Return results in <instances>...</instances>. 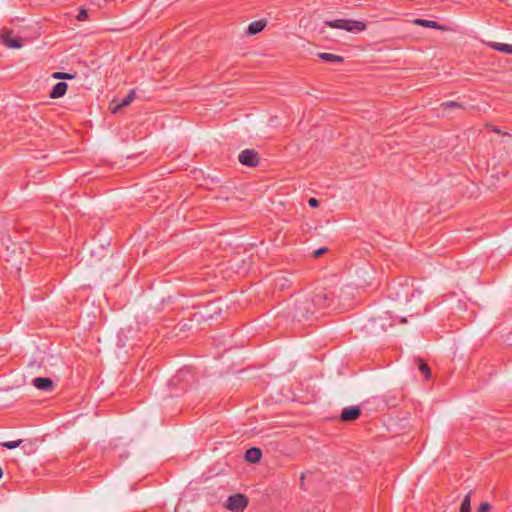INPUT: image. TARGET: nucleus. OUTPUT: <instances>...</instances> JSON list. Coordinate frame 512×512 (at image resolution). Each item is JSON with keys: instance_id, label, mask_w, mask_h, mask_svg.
Wrapping results in <instances>:
<instances>
[{"instance_id": "nucleus-1", "label": "nucleus", "mask_w": 512, "mask_h": 512, "mask_svg": "<svg viewBox=\"0 0 512 512\" xmlns=\"http://www.w3.org/2000/svg\"><path fill=\"white\" fill-rule=\"evenodd\" d=\"M331 302L332 296L328 291L325 289L316 290L308 296L297 299L290 314L294 320L299 322L308 320L317 310L330 306Z\"/></svg>"}, {"instance_id": "nucleus-2", "label": "nucleus", "mask_w": 512, "mask_h": 512, "mask_svg": "<svg viewBox=\"0 0 512 512\" xmlns=\"http://www.w3.org/2000/svg\"><path fill=\"white\" fill-rule=\"evenodd\" d=\"M389 297L396 301H409L417 295H421L422 291L414 287L413 281L407 279L399 282H394L388 288Z\"/></svg>"}, {"instance_id": "nucleus-3", "label": "nucleus", "mask_w": 512, "mask_h": 512, "mask_svg": "<svg viewBox=\"0 0 512 512\" xmlns=\"http://www.w3.org/2000/svg\"><path fill=\"white\" fill-rule=\"evenodd\" d=\"M324 24L328 27L342 29L348 32H362L367 28L366 24L363 21L351 19L329 20L325 21Z\"/></svg>"}, {"instance_id": "nucleus-4", "label": "nucleus", "mask_w": 512, "mask_h": 512, "mask_svg": "<svg viewBox=\"0 0 512 512\" xmlns=\"http://www.w3.org/2000/svg\"><path fill=\"white\" fill-rule=\"evenodd\" d=\"M393 325L394 323L390 316H379L377 318L370 319L363 328L367 333L378 335L381 332H385Z\"/></svg>"}, {"instance_id": "nucleus-5", "label": "nucleus", "mask_w": 512, "mask_h": 512, "mask_svg": "<svg viewBox=\"0 0 512 512\" xmlns=\"http://www.w3.org/2000/svg\"><path fill=\"white\" fill-rule=\"evenodd\" d=\"M248 505V499L243 494H234L228 497L225 507L232 512H243Z\"/></svg>"}, {"instance_id": "nucleus-6", "label": "nucleus", "mask_w": 512, "mask_h": 512, "mask_svg": "<svg viewBox=\"0 0 512 512\" xmlns=\"http://www.w3.org/2000/svg\"><path fill=\"white\" fill-rule=\"evenodd\" d=\"M239 162L247 167H256L259 164V154L254 149H245L238 156Z\"/></svg>"}, {"instance_id": "nucleus-7", "label": "nucleus", "mask_w": 512, "mask_h": 512, "mask_svg": "<svg viewBox=\"0 0 512 512\" xmlns=\"http://www.w3.org/2000/svg\"><path fill=\"white\" fill-rule=\"evenodd\" d=\"M361 415L360 406H348L342 410L340 420L342 422H352L359 418Z\"/></svg>"}, {"instance_id": "nucleus-8", "label": "nucleus", "mask_w": 512, "mask_h": 512, "mask_svg": "<svg viewBox=\"0 0 512 512\" xmlns=\"http://www.w3.org/2000/svg\"><path fill=\"white\" fill-rule=\"evenodd\" d=\"M2 42L8 48L18 49L23 46V40L19 37H14L12 32L2 34Z\"/></svg>"}, {"instance_id": "nucleus-9", "label": "nucleus", "mask_w": 512, "mask_h": 512, "mask_svg": "<svg viewBox=\"0 0 512 512\" xmlns=\"http://www.w3.org/2000/svg\"><path fill=\"white\" fill-rule=\"evenodd\" d=\"M32 383L34 387L41 391H51L54 387L52 379L48 377H36Z\"/></svg>"}, {"instance_id": "nucleus-10", "label": "nucleus", "mask_w": 512, "mask_h": 512, "mask_svg": "<svg viewBox=\"0 0 512 512\" xmlns=\"http://www.w3.org/2000/svg\"><path fill=\"white\" fill-rule=\"evenodd\" d=\"M413 23L417 26H421V27H425V28H432V29H437V30H442V31L447 30V28H445L444 26L440 25L438 22L433 21V20L416 18L413 20Z\"/></svg>"}, {"instance_id": "nucleus-11", "label": "nucleus", "mask_w": 512, "mask_h": 512, "mask_svg": "<svg viewBox=\"0 0 512 512\" xmlns=\"http://www.w3.org/2000/svg\"><path fill=\"white\" fill-rule=\"evenodd\" d=\"M68 85L66 82H57L50 91V98L57 99L65 95Z\"/></svg>"}, {"instance_id": "nucleus-12", "label": "nucleus", "mask_w": 512, "mask_h": 512, "mask_svg": "<svg viewBox=\"0 0 512 512\" xmlns=\"http://www.w3.org/2000/svg\"><path fill=\"white\" fill-rule=\"evenodd\" d=\"M244 457H245L246 461H248L250 463H257L260 461V459L262 457V452L257 447H251L246 450Z\"/></svg>"}, {"instance_id": "nucleus-13", "label": "nucleus", "mask_w": 512, "mask_h": 512, "mask_svg": "<svg viewBox=\"0 0 512 512\" xmlns=\"http://www.w3.org/2000/svg\"><path fill=\"white\" fill-rule=\"evenodd\" d=\"M136 93L134 90H131L122 100L119 104H117L115 107L112 108V113H117L120 108L127 107L131 104V102L135 99Z\"/></svg>"}, {"instance_id": "nucleus-14", "label": "nucleus", "mask_w": 512, "mask_h": 512, "mask_svg": "<svg viewBox=\"0 0 512 512\" xmlns=\"http://www.w3.org/2000/svg\"><path fill=\"white\" fill-rule=\"evenodd\" d=\"M266 24H267L266 20L253 21L252 23H250L248 25L247 34L255 35V34L261 32L265 28Z\"/></svg>"}, {"instance_id": "nucleus-15", "label": "nucleus", "mask_w": 512, "mask_h": 512, "mask_svg": "<svg viewBox=\"0 0 512 512\" xmlns=\"http://www.w3.org/2000/svg\"><path fill=\"white\" fill-rule=\"evenodd\" d=\"M212 317H213L212 313L197 311V312L193 313L192 318L189 321L196 322L199 325L202 321H205Z\"/></svg>"}, {"instance_id": "nucleus-16", "label": "nucleus", "mask_w": 512, "mask_h": 512, "mask_svg": "<svg viewBox=\"0 0 512 512\" xmlns=\"http://www.w3.org/2000/svg\"><path fill=\"white\" fill-rule=\"evenodd\" d=\"M319 58L326 62H337L342 63L344 61V58L339 55H335L332 53L322 52L318 54Z\"/></svg>"}, {"instance_id": "nucleus-17", "label": "nucleus", "mask_w": 512, "mask_h": 512, "mask_svg": "<svg viewBox=\"0 0 512 512\" xmlns=\"http://www.w3.org/2000/svg\"><path fill=\"white\" fill-rule=\"evenodd\" d=\"M490 46L496 51L504 52L507 54H512V45L511 44L493 42L490 44Z\"/></svg>"}, {"instance_id": "nucleus-18", "label": "nucleus", "mask_w": 512, "mask_h": 512, "mask_svg": "<svg viewBox=\"0 0 512 512\" xmlns=\"http://www.w3.org/2000/svg\"><path fill=\"white\" fill-rule=\"evenodd\" d=\"M471 492H469L463 499L461 506H460V512H471Z\"/></svg>"}, {"instance_id": "nucleus-19", "label": "nucleus", "mask_w": 512, "mask_h": 512, "mask_svg": "<svg viewBox=\"0 0 512 512\" xmlns=\"http://www.w3.org/2000/svg\"><path fill=\"white\" fill-rule=\"evenodd\" d=\"M419 371L424 375L425 379H429L431 375V371L429 366L423 361H419Z\"/></svg>"}, {"instance_id": "nucleus-20", "label": "nucleus", "mask_w": 512, "mask_h": 512, "mask_svg": "<svg viewBox=\"0 0 512 512\" xmlns=\"http://www.w3.org/2000/svg\"><path fill=\"white\" fill-rule=\"evenodd\" d=\"M22 442H23L22 440L6 441V442H2L0 445L7 449H15V448L19 447Z\"/></svg>"}, {"instance_id": "nucleus-21", "label": "nucleus", "mask_w": 512, "mask_h": 512, "mask_svg": "<svg viewBox=\"0 0 512 512\" xmlns=\"http://www.w3.org/2000/svg\"><path fill=\"white\" fill-rule=\"evenodd\" d=\"M55 79H73L75 76L73 74L64 73V72H55L53 74Z\"/></svg>"}, {"instance_id": "nucleus-22", "label": "nucleus", "mask_w": 512, "mask_h": 512, "mask_svg": "<svg viewBox=\"0 0 512 512\" xmlns=\"http://www.w3.org/2000/svg\"><path fill=\"white\" fill-rule=\"evenodd\" d=\"M444 108H460L462 105L455 101H446L441 104Z\"/></svg>"}, {"instance_id": "nucleus-23", "label": "nucleus", "mask_w": 512, "mask_h": 512, "mask_svg": "<svg viewBox=\"0 0 512 512\" xmlns=\"http://www.w3.org/2000/svg\"><path fill=\"white\" fill-rule=\"evenodd\" d=\"M76 18L79 21H85L88 18L87 10L84 8H80L79 13Z\"/></svg>"}, {"instance_id": "nucleus-24", "label": "nucleus", "mask_w": 512, "mask_h": 512, "mask_svg": "<svg viewBox=\"0 0 512 512\" xmlns=\"http://www.w3.org/2000/svg\"><path fill=\"white\" fill-rule=\"evenodd\" d=\"M177 326L179 327L180 331H185L192 328V326L189 325L187 321H180Z\"/></svg>"}, {"instance_id": "nucleus-25", "label": "nucleus", "mask_w": 512, "mask_h": 512, "mask_svg": "<svg viewBox=\"0 0 512 512\" xmlns=\"http://www.w3.org/2000/svg\"><path fill=\"white\" fill-rule=\"evenodd\" d=\"M491 509V505L487 502L481 503L478 507L477 512H488Z\"/></svg>"}, {"instance_id": "nucleus-26", "label": "nucleus", "mask_w": 512, "mask_h": 512, "mask_svg": "<svg viewBox=\"0 0 512 512\" xmlns=\"http://www.w3.org/2000/svg\"><path fill=\"white\" fill-rule=\"evenodd\" d=\"M326 251H327V248H326V247L319 248V249H317V250H315V251H314L313 256H314L315 258H318V257H320L321 255H323Z\"/></svg>"}, {"instance_id": "nucleus-27", "label": "nucleus", "mask_w": 512, "mask_h": 512, "mask_svg": "<svg viewBox=\"0 0 512 512\" xmlns=\"http://www.w3.org/2000/svg\"><path fill=\"white\" fill-rule=\"evenodd\" d=\"M308 204H309V206H310V207H312V208H317V207L319 206V204H320V203H319V200H318V199H316V198H310V199L308 200Z\"/></svg>"}, {"instance_id": "nucleus-28", "label": "nucleus", "mask_w": 512, "mask_h": 512, "mask_svg": "<svg viewBox=\"0 0 512 512\" xmlns=\"http://www.w3.org/2000/svg\"><path fill=\"white\" fill-rule=\"evenodd\" d=\"M306 475H307V473H301V476H300V486L302 489H305L304 480H305Z\"/></svg>"}, {"instance_id": "nucleus-29", "label": "nucleus", "mask_w": 512, "mask_h": 512, "mask_svg": "<svg viewBox=\"0 0 512 512\" xmlns=\"http://www.w3.org/2000/svg\"><path fill=\"white\" fill-rule=\"evenodd\" d=\"M400 323H407V319H406L405 317H402V318L400 319Z\"/></svg>"}, {"instance_id": "nucleus-30", "label": "nucleus", "mask_w": 512, "mask_h": 512, "mask_svg": "<svg viewBox=\"0 0 512 512\" xmlns=\"http://www.w3.org/2000/svg\"><path fill=\"white\" fill-rule=\"evenodd\" d=\"M186 372H188V371H187V370H181V371H180V373H179V375L177 376V378H178L179 376L183 375V374H184V373H186Z\"/></svg>"}]
</instances>
